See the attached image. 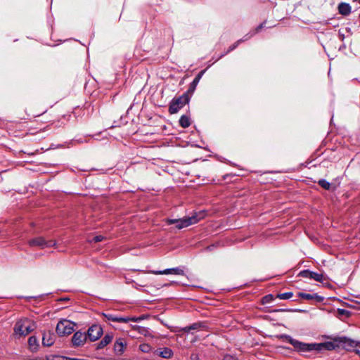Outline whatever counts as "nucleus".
<instances>
[{"mask_svg":"<svg viewBox=\"0 0 360 360\" xmlns=\"http://www.w3.org/2000/svg\"><path fill=\"white\" fill-rule=\"evenodd\" d=\"M133 328L134 330H137L139 333H140L141 334H143L145 335H148V331L145 328H143V327H141V326H133Z\"/></svg>","mask_w":360,"mask_h":360,"instance_id":"bb28decb","label":"nucleus"},{"mask_svg":"<svg viewBox=\"0 0 360 360\" xmlns=\"http://www.w3.org/2000/svg\"><path fill=\"white\" fill-rule=\"evenodd\" d=\"M201 326V324L200 323H194L193 324L192 326H188V327H186L184 328V330L186 331V332H188L190 331L191 330H195V329H198Z\"/></svg>","mask_w":360,"mask_h":360,"instance_id":"cd10ccee","label":"nucleus"},{"mask_svg":"<svg viewBox=\"0 0 360 360\" xmlns=\"http://www.w3.org/2000/svg\"><path fill=\"white\" fill-rule=\"evenodd\" d=\"M351 6L347 3H340L338 5L339 13L344 16L349 15L351 13Z\"/></svg>","mask_w":360,"mask_h":360,"instance_id":"a211bd4d","label":"nucleus"},{"mask_svg":"<svg viewBox=\"0 0 360 360\" xmlns=\"http://www.w3.org/2000/svg\"><path fill=\"white\" fill-rule=\"evenodd\" d=\"M30 246H42L44 248H53L56 243L55 240H45L42 237H37L29 240Z\"/></svg>","mask_w":360,"mask_h":360,"instance_id":"423d86ee","label":"nucleus"},{"mask_svg":"<svg viewBox=\"0 0 360 360\" xmlns=\"http://www.w3.org/2000/svg\"><path fill=\"white\" fill-rule=\"evenodd\" d=\"M124 319L127 320V323L131 321H134V322H138L141 320L143 319V317L142 316H139V317H124Z\"/></svg>","mask_w":360,"mask_h":360,"instance_id":"c85d7f7f","label":"nucleus"},{"mask_svg":"<svg viewBox=\"0 0 360 360\" xmlns=\"http://www.w3.org/2000/svg\"><path fill=\"white\" fill-rule=\"evenodd\" d=\"M206 248H214V245H208V246H207Z\"/></svg>","mask_w":360,"mask_h":360,"instance_id":"c9c22d12","label":"nucleus"},{"mask_svg":"<svg viewBox=\"0 0 360 360\" xmlns=\"http://www.w3.org/2000/svg\"><path fill=\"white\" fill-rule=\"evenodd\" d=\"M273 300H274L273 295H268L263 298V300H264L263 302L264 303H269V302H271Z\"/></svg>","mask_w":360,"mask_h":360,"instance_id":"c756f323","label":"nucleus"},{"mask_svg":"<svg viewBox=\"0 0 360 360\" xmlns=\"http://www.w3.org/2000/svg\"><path fill=\"white\" fill-rule=\"evenodd\" d=\"M36 323L31 319L25 318L18 320L14 327L13 335L15 338L25 337L36 328Z\"/></svg>","mask_w":360,"mask_h":360,"instance_id":"f257e3e1","label":"nucleus"},{"mask_svg":"<svg viewBox=\"0 0 360 360\" xmlns=\"http://www.w3.org/2000/svg\"><path fill=\"white\" fill-rule=\"evenodd\" d=\"M340 342H342L345 347H359V349H355V352L360 356V342H356L347 338H341Z\"/></svg>","mask_w":360,"mask_h":360,"instance_id":"ddd939ff","label":"nucleus"},{"mask_svg":"<svg viewBox=\"0 0 360 360\" xmlns=\"http://www.w3.org/2000/svg\"><path fill=\"white\" fill-rule=\"evenodd\" d=\"M104 237L101 235L93 236L91 238H89L88 240L90 243H98L101 242L103 240Z\"/></svg>","mask_w":360,"mask_h":360,"instance_id":"a878e982","label":"nucleus"},{"mask_svg":"<svg viewBox=\"0 0 360 360\" xmlns=\"http://www.w3.org/2000/svg\"><path fill=\"white\" fill-rule=\"evenodd\" d=\"M318 184L325 190L333 192L335 191L339 186V184H335L330 183L324 179H319L318 181Z\"/></svg>","mask_w":360,"mask_h":360,"instance_id":"9b49d317","label":"nucleus"},{"mask_svg":"<svg viewBox=\"0 0 360 360\" xmlns=\"http://www.w3.org/2000/svg\"><path fill=\"white\" fill-rule=\"evenodd\" d=\"M139 349L141 352L144 353H148L151 350V347L148 344H141L139 346Z\"/></svg>","mask_w":360,"mask_h":360,"instance_id":"393cba45","label":"nucleus"},{"mask_svg":"<svg viewBox=\"0 0 360 360\" xmlns=\"http://www.w3.org/2000/svg\"><path fill=\"white\" fill-rule=\"evenodd\" d=\"M299 296L304 300H314V299L318 302H321L323 300V297H321L316 294L311 295V294H308V293L300 292V293H299Z\"/></svg>","mask_w":360,"mask_h":360,"instance_id":"6ab92c4d","label":"nucleus"},{"mask_svg":"<svg viewBox=\"0 0 360 360\" xmlns=\"http://www.w3.org/2000/svg\"><path fill=\"white\" fill-rule=\"evenodd\" d=\"M155 354L165 359H169L173 356V352L167 347L160 348L155 351Z\"/></svg>","mask_w":360,"mask_h":360,"instance_id":"2eb2a0df","label":"nucleus"},{"mask_svg":"<svg viewBox=\"0 0 360 360\" xmlns=\"http://www.w3.org/2000/svg\"><path fill=\"white\" fill-rule=\"evenodd\" d=\"M87 338L88 337L85 333L80 330L77 331L74 333L72 338V343L74 347H82L85 344Z\"/></svg>","mask_w":360,"mask_h":360,"instance_id":"6e6552de","label":"nucleus"},{"mask_svg":"<svg viewBox=\"0 0 360 360\" xmlns=\"http://www.w3.org/2000/svg\"><path fill=\"white\" fill-rule=\"evenodd\" d=\"M190 99V96L186 92L180 96L173 98L169 105V112L172 115L178 112L180 109L189 103Z\"/></svg>","mask_w":360,"mask_h":360,"instance_id":"7ed1b4c3","label":"nucleus"},{"mask_svg":"<svg viewBox=\"0 0 360 360\" xmlns=\"http://www.w3.org/2000/svg\"><path fill=\"white\" fill-rule=\"evenodd\" d=\"M104 316L108 319V320L120 323H127V320L124 319V317H118L115 316L112 314H104Z\"/></svg>","mask_w":360,"mask_h":360,"instance_id":"4be33fe9","label":"nucleus"},{"mask_svg":"<svg viewBox=\"0 0 360 360\" xmlns=\"http://www.w3.org/2000/svg\"><path fill=\"white\" fill-rule=\"evenodd\" d=\"M293 294L292 292H284L281 293L277 295V297H278L281 300H288L290 299L292 297Z\"/></svg>","mask_w":360,"mask_h":360,"instance_id":"b1692460","label":"nucleus"},{"mask_svg":"<svg viewBox=\"0 0 360 360\" xmlns=\"http://www.w3.org/2000/svg\"><path fill=\"white\" fill-rule=\"evenodd\" d=\"M127 346V342L123 338H119L114 345V349L117 354H122Z\"/></svg>","mask_w":360,"mask_h":360,"instance_id":"4468645a","label":"nucleus"},{"mask_svg":"<svg viewBox=\"0 0 360 360\" xmlns=\"http://www.w3.org/2000/svg\"><path fill=\"white\" fill-rule=\"evenodd\" d=\"M179 123L181 127L187 128L191 125L190 118L188 116L183 115L181 116Z\"/></svg>","mask_w":360,"mask_h":360,"instance_id":"412c9836","label":"nucleus"},{"mask_svg":"<svg viewBox=\"0 0 360 360\" xmlns=\"http://www.w3.org/2000/svg\"><path fill=\"white\" fill-rule=\"evenodd\" d=\"M50 124L49 126H52L53 125L54 127H58V124H59V121H49Z\"/></svg>","mask_w":360,"mask_h":360,"instance_id":"72a5a7b5","label":"nucleus"},{"mask_svg":"<svg viewBox=\"0 0 360 360\" xmlns=\"http://www.w3.org/2000/svg\"><path fill=\"white\" fill-rule=\"evenodd\" d=\"M89 339L94 342L97 340L103 334V328L99 325H93L91 326L86 333Z\"/></svg>","mask_w":360,"mask_h":360,"instance_id":"0eeeda50","label":"nucleus"},{"mask_svg":"<svg viewBox=\"0 0 360 360\" xmlns=\"http://www.w3.org/2000/svg\"><path fill=\"white\" fill-rule=\"evenodd\" d=\"M46 115L45 114L42 115V116H41L42 119L41 120V121H43L44 120H46Z\"/></svg>","mask_w":360,"mask_h":360,"instance_id":"f704fd0d","label":"nucleus"},{"mask_svg":"<svg viewBox=\"0 0 360 360\" xmlns=\"http://www.w3.org/2000/svg\"><path fill=\"white\" fill-rule=\"evenodd\" d=\"M224 360H236V359L231 355H226L224 357Z\"/></svg>","mask_w":360,"mask_h":360,"instance_id":"473e14b6","label":"nucleus"},{"mask_svg":"<svg viewBox=\"0 0 360 360\" xmlns=\"http://www.w3.org/2000/svg\"><path fill=\"white\" fill-rule=\"evenodd\" d=\"M76 324L67 319L60 321L56 326V333L60 335H67L71 334L74 330Z\"/></svg>","mask_w":360,"mask_h":360,"instance_id":"39448f33","label":"nucleus"},{"mask_svg":"<svg viewBox=\"0 0 360 360\" xmlns=\"http://www.w3.org/2000/svg\"><path fill=\"white\" fill-rule=\"evenodd\" d=\"M151 274L155 275H161V274H176V275H184V271L180 268H173V269H167L163 271H152Z\"/></svg>","mask_w":360,"mask_h":360,"instance_id":"f8f14e48","label":"nucleus"},{"mask_svg":"<svg viewBox=\"0 0 360 360\" xmlns=\"http://www.w3.org/2000/svg\"><path fill=\"white\" fill-rule=\"evenodd\" d=\"M28 344L31 349H36L38 346L37 340L34 336H32L28 339Z\"/></svg>","mask_w":360,"mask_h":360,"instance_id":"5701e85b","label":"nucleus"},{"mask_svg":"<svg viewBox=\"0 0 360 360\" xmlns=\"http://www.w3.org/2000/svg\"><path fill=\"white\" fill-rule=\"evenodd\" d=\"M338 314L340 315L348 316V314H349V311L345 309H338Z\"/></svg>","mask_w":360,"mask_h":360,"instance_id":"2f4dec72","label":"nucleus"},{"mask_svg":"<svg viewBox=\"0 0 360 360\" xmlns=\"http://www.w3.org/2000/svg\"><path fill=\"white\" fill-rule=\"evenodd\" d=\"M285 339L294 347L295 350L300 352H306L311 350H319L322 347L321 344L304 343L297 340H295L290 336H285Z\"/></svg>","mask_w":360,"mask_h":360,"instance_id":"f03ea898","label":"nucleus"},{"mask_svg":"<svg viewBox=\"0 0 360 360\" xmlns=\"http://www.w3.org/2000/svg\"><path fill=\"white\" fill-rule=\"evenodd\" d=\"M200 217H198V214L195 213L191 217H185L182 219H167L166 223L169 225L174 224L175 227L178 229H181L185 227H188V226L196 224L200 220Z\"/></svg>","mask_w":360,"mask_h":360,"instance_id":"20e7f679","label":"nucleus"},{"mask_svg":"<svg viewBox=\"0 0 360 360\" xmlns=\"http://www.w3.org/2000/svg\"><path fill=\"white\" fill-rule=\"evenodd\" d=\"M246 39H238V41H236L233 44H232L231 46H230L229 47V49H227V51L226 52H224V53L221 54L219 57H217V58L214 59V63L217 62V60H219V59H221V58H223L224 56H225L226 54H228L229 53H230L231 51H233L234 49H236L238 46L241 43V42H243L245 41Z\"/></svg>","mask_w":360,"mask_h":360,"instance_id":"f3484780","label":"nucleus"},{"mask_svg":"<svg viewBox=\"0 0 360 360\" xmlns=\"http://www.w3.org/2000/svg\"><path fill=\"white\" fill-rule=\"evenodd\" d=\"M112 340V335L107 334L105 335L101 341L98 343V349H101L108 345Z\"/></svg>","mask_w":360,"mask_h":360,"instance_id":"aec40b11","label":"nucleus"},{"mask_svg":"<svg viewBox=\"0 0 360 360\" xmlns=\"http://www.w3.org/2000/svg\"><path fill=\"white\" fill-rule=\"evenodd\" d=\"M299 275L302 277L309 278L319 282H323L325 279L323 274H317L309 270H304L301 271Z\"/></svg>","mask_w":360,"mask_h":360,"instance_id":"1a4fd4ad","label":"nucleus"},{"mask_svg":"<svg viewBox=\"0 0 360 360\" xmlns=\"http://www.w3.org/2000/svg\"><path fill=\"white\" fill-rule=\"evenodd\" d=\"M266 24V21H264L261 24H259L256 28H255V32L258 33L264 27Z\"/></svg>","mask_w":360,"mask_h":360,"instance_id":"7c9ffc66","label":"nucleus"},{"mask_svg":"<svg viewBox=\"0 0 360 360\" xmlns=\"http://www.w3.org/2000/svg\"><path fill=\"white\" fill-rule=\"evenodd\" d=\"M55 341V335L51 332L44 333L42 337V343L45 346H51Z\"/></svg>","mask_w":360,"mask_h":360,"instance_id":"dca6fc26","label":"nucleus"},{"mask_svg":"<svg viewBox=\"0 0 360 360\" xmlns=\"http://www.w3.org/2000/svg\"><path fill=\"white\" fill-rule=\"evenodd\" d=\"M207 69H204L198 72V74L195 77L194 79L192 81V82L190 83L188 89L186 93H188V95L193 94L195 91L196 86L199 83L200 79L203 76V75L205 73Z\"/></svg>","mask_w":360,"mask_h":360,"instance_id":"9d476101","label":"nucleus"}]
</instances>
